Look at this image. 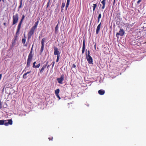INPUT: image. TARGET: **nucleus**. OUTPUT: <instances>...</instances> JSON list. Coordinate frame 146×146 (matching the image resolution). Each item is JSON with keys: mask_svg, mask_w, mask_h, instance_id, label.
<instances>
[{"mask_svg": "<svg viewBox=\"0 0 146 146\" xmlns=\"http://www.w3.org/2000/svg\"><path fill=\"white\" fill-rule=\"evenodd\" d=\"M40 63H39L37 65H36V66L35 67V68H38L40 66Z\"/></svg>", "mask_w": 146, "mask_h": 146, "instance_id": "nucleus-28", "label": "nucleus"}, {"mask_svg": "<svg viewBox=\"0 0 146 146\" xmlns=\"http://www.w3.org/2000/svg\"><path fill=\"white\" fill-rule=\"evenodd\" d=\"M5 120H0V125H3L4 123Z\"/></svg>", "mask_w": 146, "mask_h": 146, "instance_id": "nucleus-24", "label": "nucleus"}, {"mask_svg": "<svg viewBox=\"0 0 146 146\" xmlns=\"http://www.w3.org/2000/svg\"><path fill=\"white\" fill-rule=\"evenodd\" d=\"M22 1H23V0H21L20 3V5L19 7V9H20L21 7Z\"/></svg>", "mask_w": 146, "mask_h": 146, "instance_id": "nucleus-27", "label": "nucleus"}, {"mask_svg": "<svg viewBox=\"0 0 146 146\" xmlns=\"http://www.w3.org/2000/svg\"><path fill=\"white\" fill-rule=\"evenodd\" d=\"M125 25V26L127 27H129L130 26V24H129L128 23H126Z\"/></svg>", "mask_w": 146, "mask_h": 146, "instance_id": "nucleus-25", "label": "nucleus"}, {"mask_svg": "<svg viewBox=\"0 0 146 146\" xmlns=\"http://www.w3.org/2000/svg\"><path fill=\"white\" fill-rule=\"evenodd\" d=\"M101 3L103 5L102 7V9H104L105 8V4H106V1L103 0L102 1Z\"/></svg>", "mask_w": 146, "mask_h": 146, "instance_id": "nucleus-17", "label": "nucleus"}, {"mask_svg": "<svg viewBox=\"0 0 146 146\" xmlns=\"http://www.w3.org/2000/svg\"><path fill=\"white\" fill-rule=\"evenodd\" d=\"M65 6V3H63L62 4V5L61 6V8L62 10L63 9V8Z\"/></svg>", "mask_w": 146, "mask_h": 146, "instance_id": "nucleus-26", "label": "nucleus"}, {"mask_svg": "<svg viewBox=\"0 0 146 146\" xmlns=\"http://www.w3.org/2000/svg\"><path fill=\"white\" fill-rule=\"evenodd\" d=\"M38 23H39V21H37L35 23L34 25L32 27V28H33L35 29H36L37 27V26L38 24Z\"/></svg>", "mask_w": 146, "mask_h": 146, "instance_id": "nucleus-16", "label": "nucleus"}, {"mask_svg": "<svg viewBox=\"0 0 146 146\" xmlns=\"http://www.w3.org/2000/svg\"><path fill=\"white\" fill-rule=\"evenodd\" d=\"M6 23H3V25H4V26H5L6 25Z\"/></svg>", "mask_w": 146, "mask_h": 146, "instance_id": "nucleus-42", "label": "nucleus"}, {"mask_svg": "<svg viewBox=\"0 0 146 146\" xmlns=\"http://www.w3.org/2000/svg\"><path fill=\"white\" fill-rule=\"evenodd\" d=\"M55 61H53L52 62V68H53V67H54V64H55Z\"/></svg>", "mask_w": 146, "mask_h": 146, "instance_id": "nucleus-33", "label": "nucleus"}, {"mask_svg": "<svg viewBox=\"0 0 146 146\" xmlns=\"http://www.w3.org/2000/svg\"><path fill=\"white\" fill-rule=\"evenodd\" d=\"M96 44L95 43V44L94 45V48L95 49V50H96Z\"/></svg>", "mask_w": 146, "mask_h": 146, "instance_id": "nucleus-40", "label": "nucleus"}, {"mask_svg": "<svg viewBox=\"0 0 146 146\" xmlns=\"http://www.w3.org/2000/svg\"><path fill=\"white\" fill-rule=\"evenodd\" d=\"M33 45L32 47L31 48L30 52L28 58L27 60V66L29 67L30 66L31 62L32 60L33 56Z\"/></svg>", "mask_w": 146, "mask_h": 146, "instance_id": "nucleus-1", "label": "nucleus"}, {"mask_svg": "<svg viewBox=\"0 0 146 146\" xmlns=\"http://www.w3.org/2000/svg\"><path fill=\"white\" fill-rule=\"evenodd\" d=\"M25 17V16L24 15H23L22 18L19 23L17 27V29L16 32V34L17 35L19 34V33L20 31V29L21 28V26L22 23V22Z\"/></svg>", "mask_w": 146, "mask_h": 146, "instance_id": "nucleus-3", "label": "nucleus"}, {"mask_svg": "<svg viewBox=\"0 0 146 146\" xmlns=\"http://www.w3.org/2000/svg\"><path fill=\"white\" fill-rule=\"evenodd\" d=\"M16 35L14 37L13 40H12V44L13 46H14L15 45V43L17 40L18 35H17L16 34Z\"/></svg>", "mask_w": 146, "mask_h": 146, "instance_id": "nucleus-11", "label": "nucleus"}, {"mask_svg": "<svg viewBox=\"0 0 146 146\" xmlns=\"http://www.w3.org/2000/svg\"><path fill=\"white\" fill-rule=\"evenodd\" d=\"M31 1H32V0H31Z\"/></svg>", "mask_w": 146, "mask_h": 146, "instance_id": "nucleus-47", "label": "nucleus"}, {"mask_svg": "<svg viewBox=\"0 0 146 146\" xmlns=\"http://www.w3.org/2000/svg\"><path fill=\"white\" fill-rule=\"evenodd\" d=\"M115 0H114V1H113V3H114L115 2Z\"/></svg>", "mask_w": 146, "mask_h": 146, "instance_id": "nucleus-45", "label": "nucleus"}, {"mask_svg": "<svg viewBox=\"0 0 146 146\" xmlns=\"http://www.w3.org/2000/svg\"><path fill=\"white\" fill-rule=\"evenodd\" d=\"M58 25L57 24L56 27H55V32L56 33L58 32Z\"/></svg>", "mask_w": 146, "mask_h": 146, "instance_id": "nucleus-23", "label": "nucleus"}, {"mask_svg": "<svg viewBox=\"0 0 146 146\" xmlns=\"http://www.w3.org/2000/svg\"><path fill=\"white\" fill-rule=\"evenodd\" d=\"M54 54L55 55H57V56H60V52L58 50V48L56 47H54Z\"/></svg>", "mask_w": 146, "mask_h": 146, "instance_id": "nucleus-10", "label": "nucleus"}, {"mask_svg": "<svg viewBox=\"0 0 146 146\" xmlns=\"http://www.w3.org/2000/svg\"><path fill=\"white\" fill-rule=\"evenodd\" d=\"M60 56H57V58L56 60V62H58Z\"/></svg>", "mask_w": 146, "mask_h": 146, "instance_id": "nucleus-30", "label": "nucleus"}, {"mask_svg": "<svg viewBox=\"0 0 146 146\" xmlns=\"http://www.w3.org/2000/svg\"><path fill=\"white\" fill-rule=\"evenodd\" d=\"M125 33L123 29H121L118 33H117L116 34V36L117 37L118 35H120L121 36H123L124 35Z\"/></svg>", "mask_w": 146, "mask_h": 146, "instance_id": "nucleus-9", "label": "nucleus"}, {"mask_svg": "<svg viewBox=\"0 0 146 146\" xmlns=\"http://www.w3.org/2000/svg\"><path fill=\"white\" fill-rule=\"evenodd\" d=\"M105 93V91L104 90H100L98 91V94L100 95H104Z\"/></svg>", "mask_w": 146, "mask_h": 146, "instance_id": "nucleus-15", "label": "nucleus"}, {"mask_svg": "<svg viewBox=\"0 0 146 146\" xmlns=\"http://www.w3.org/2000/svg\"><path fill=\"white\" fill-rule=\"evenodd\" d=\"M50 66V65H48L47 66V68H49V67Z\"/></svg>", "mask_w": 146, "mask_h": 146, "instance_id": "nucleus-44", "label": "nucleus"}, {"mask_svg": "<svg viewBox=\"0 0 146 146\" xmlns=\"http://www.w3.org/2000/svg\"><path fill=\"white\" fill-rule=\"evenodd\" d=\"M76 67V66L75 64H73L72 66V68H75Z\"/></svg>", "mask_w": 146, "mask_h": 146, "instance_id": "nucleus-35", "label": "nucleus"}, {"mask_svg": "<svg viewBox=\"0 0 146 146\" xmlns=\"http://www.w3.org/2000/svg\"><path fill=\"white\" fill-rule=\"evenodd\" d=\"M100 19H98V23L99 22Z\"/></svg>", "mask_w": 146, "mask_h": 146, "instance_id": "nucleus-43", "label": "nucleus"}, {"mask_svg": "<svg viewBox=\"0 0 146 146\" xmlns=\"http://www.w3.org/2000/svg\"><path fill=\"white\" fill-rule=\"evenodd\" d=\"M70 0H67V3L66 4V10H67L68 7L69 6V5L70 4Z\"/></svg>", "mask_w": 146, "mask_h": 146, "instance_id": "nucleus-20", "label": "nucleus"}, {"mask_svg": "<svg viewBox=\"0 0 146 146\" xmlns=\"http://www.w3.org/2000/svg\"><path fill=\"white\" fill-rule=\"evenodd\" d=\"M101 23H100L98 25V26L97 27L96 31V34H98L100 32V27H101Z\"/></svg>", "mask_w": 146, "mask_h": 146, "instance_id": "nucleus-13", "label": "nucleus"}, {"mask_svg": "<svg viewBox=\"0 0 146 146\" xmlns=\"http://www.w3.org/2000/svg\"><path fill=\"white\" fill-rule=\"evenodd\" d=\"M50 2V0H49L48 2L47 3V7H46L47 8H48V6H49V5Z\"/></svg>", "mask_w": 146, "mask_h": 146, "instance_id": "nucleus-31", "label": "nucleus"}, {"mask_svg": "<svg viewBox=\"0 0 146 146\" xmlns=\"http://www.w3.org/2000/svg\"><path fill=\"white\" fill-rule=\"evenodd\" d=\"M13 22L12 25H15L18 22L19 20V15L18 13H16L13 16Z\"/></svg>", "mask_w": 146, "mask_h": 146, "instance_id": "nucleus-4", "label": "nucleus"}, {"mask_svg": "<svg viewBox=\"0 0 146 146\" xmlns=\"http://www.w3.org/2000/svg\"><path fill=\"white\" fill-rule=\"evenodd\" d=\"M60 92V90L59 89H57L55 90V95L58 94Z\"/></svg>", "mask_w": 146, "mask_h": 146, "instance_id": "nucleus-22", "label": "nucleus"}, {"mask_svg": "<svg viewBox=\"0 0 146 146\" xmlns=\"http://www.w3.org/2000/svg\"><path fill=\"white\" fill-rule=\"evenodd\" d=\"M101 16H102V15H101V14L100 13L99 15H98V19H100L101 17Z\"/></svg>", "mask_w": 146, "mask_h": 146, "instance_id": "nucleus-32", "label": "nucleus"}, {"mask_svg": "<svg viewBox=\"0 0 146 146\" xmlns=\"http://www.w3.org/2000/svg\"><path fill=\"white\" fill-rule=\"evenodd\" d=\"M35 30V29L32 27L31 28L27 34L28 40H29L31 39L32 36L33 35Z\"/></svg>", "mask_w": 146, "mask_h": 146, "instance_id": "nucleus-5", "label": "nucleus"}, {"mask_svg": "<svg viewBox=\"0 0 146 146\" xmlns=\"http://www.w3.org/2000/svg\"><path fill=\"white\" fill-rule=\"evenodd\" d=\"M25 46H27V44H25Z\"/></svg>", "mask_w": 146, "mask_h": 146, "instance_id": "nucleus-46", "label": "nucleus"}, {"mask_svg": "<svg viewBox=\"0 0 146 146\" xmlns=\"http://www.w3.org/2000/svg\"><path fill=\"white\" fill-rule=\"evenodd\" d=\"M141 0H139L137 1V4H139V3H140V2H141Z\"/></svg>", "mask_w": 146, "mask_h": 146, "instance_id": "nucleus-36", "label": "nucleus"}, {"mask_svg": "<svg viewBox=\"0 0 146 146\" xmlns=\"http://www.w3.org/2000/svg\"><path fill=\"white\" fill-rule=\"evenodd\" d=\"M85 39H84L83 40V46H82V54H83L85 51Z\"/></svg>", "mask_w": 146, "mask_h": 146, "instance_id": "nucleus-14", "label": "nucleus"}, {"mask_svg": "<svg viewBox=\"0 0 146 146\" xmlns=\"http://www.w3.org/2000/svg\"><path fill=\"white\" fill-rule=\"evenodd\" d=\"M36 63V62H33V67L34 68H35V67L36 66L35 65V64Z\"/></svg>", "mask_w": 146, "mask_h": 146, "instance_id": "nucleus-29", "label": "nucleus"}, {"mask_svg": "<svg viewBox=\"0 0 146 146\" xmlns=\"http://www.w3.org/2000/svg\"><path fill=\"white\" fill-rule=\"evenodd\" d=\"M64 80V75L62 74L61 75L60 77V78H58L57 79V80L58 81V82L60 84H62V81Z\"/></svg>", "mask_w": 146, "mask_h": 146, "instance_id": "nucleus-8", "label": "nucleus"}, {"mask_svg": "<svg viewBox=\"0 0 146 146\" xmlns=\"http://www.w3.org/2000/svg\"><path fill=\"white\" fill-rule=\"evenodd\" d=\"M48 64V62H47L46 64L43 66L41 69L39 70L40 73L41 74L43 72V70L46 67V66Z\"/></svg>", "mask_w": 146, "mask_h": 146, "instance_id": "nucleus-12", "label": "nucleus"}, {"mask_svg": "<svg viewBox=\"0 0 146 146\" xmlns=\"http://www.w3.org/2000/svg\"><path fill=\"white\" fill-rule=\"evenodd\" d=\"M24 38L22 39V42L23 44H25L26 42V37L25 36V34H24Z\"/></svg>", "mask_w": 146, "mask_h": 146, "instance_id": "nucleus-19", "label": "nucleus"}, {"mask_svg": "<svg viewBox=\"0 0 146 146\" xmlns=\"http://www.w3.org/2000/svg\"><path fill=\"white\" fill-rule=\"evenodd\" d=\"M46 39V38H43L41 40V47L40 50V54H41L44 48V44L45 40Z\"/></svg>", "mask_w": 146, "mask_h": 146, "instance_id": "nucleus-6", "label": "nucleus"}, {"mask_svg": "<svg viewBox=\"0 0 146 146\" xmlns=\"http://www.w3.org/2000/svg\"><path fill=\"white\" fill-rule=\"evenodd\" d=\"M4 124L5 126H8L9 125H11L13 123L12 120L11 119H7L5 120Z\"/></svg>", "mask_w": 146, "mask_h": 146, "instance_id": "nucleus-7", "label": "nucleus"}, {"mask_svg": "<svg viewBox=\"0 0 146 146\" xmlns=\"http://www.w3.org/2000/svg\"><path fill=\"white\" fill-rule=\"evenodd\" d=\"M90 52L89 50H88L87 52H86V58L89 64H93V59L92 58L90 55Z\"/></svg>", "mask_w": 146, "mask_h": 146, "instance_id": "nucleus-2", "label": "nucleus"}, {"mask_svg": "<svg viewBox=\"0 0 146 146\" xmlns=\"http://www.w3.org/2000/svg\"><path fill=\"white\" fill-rule=\"evenodd\" d=\"M53 138L52 137H50L48 138V139L50 141L52 140V141L53 140Z\"/></svg>", "mask_w": 146, "mask_h": 146, "instance_id": "nucleus-34", "label": "nucleus"}, {"mask_svg": "<svg viewBox=\"0 0 146 146\" xmlns=\"http://www.w3.org/2000/svg\"><path fill=\"white\" fill-rule=\"evenodd\" d=\"M135 22H134V23H132L130 25V26L131 27L133 26L135 24Z\"/></svg>", "mask_w": 146, "mask_h": 146, "instance_id": "nucleus-39", "label": "nucleus"}, {"mask_svg": "<svg viewBox=\"0 0 146 146\" xmlns=\"http://www.w3.org/2000/svg\"><path fill=\"white\" fill-rule=\"evenodd\" d=\"M56 96H57V98H58L59 99H60V96H59L58 94L56 95Z\"/></svg>", "mask_w": 146, "mask_h": 146, "instance_id": "nucleus-37", "label": "nucleus"}, {"mask_svg": "<svg viewBox=\"0 0 146 146\" xmlns=\"http://www.w3.org/2000/svg\"><path fill=\"white\" fill-rule=\"evenodd\" d=\"M31 72V71L28 72L26 73H25L23 76V78L24 79H26L27 78V77L26 76V75L27 74H29Z\"/></svg>", "mask_w": 146, "mask_h": 146, "instance_id": "nucleus-18", "label": "nucleus"}, {"mask_svg": "<svg viewBox=\"0 0 146 146\" xmlns=\"http://www.w3.org/2000/svg\"><path fill=\"white\" fill-rule=\"evenodd\" d=\"M1 77H2V74H0V80L1 79Z\"/></svg>", "mask_w": 146, "mask_h": 146, "instance_id": "nucleus-41", "label": "nucleus"}, {"mask_svg": "<svg viewBox=\"0 0 146 146\" xmlns=\"http://www.w3.org/2000/svg\"><path fill=\"white\" fill-rule=\"evenodd\" d=\"M135 22H134V23H132L130 25V26L131 27L133 26L135 24Z\"/></svg>", "mask_w": 146, "mask_h": 146, "instance_id": "nucleus-38", "label": "nucleus"}, {"mask_svg": "<svg viewBox=\"0 0 146 146\" xmlns=\"http://www.w3.org/2000/svg\"><path fill=\"white\" fill-rule=\"evenodd\" d=\"M97 3L94 4H93V12H94L96 8L97 7Z\"/></svg>", "mask_w": 146, "mask_h": 146, "instance_id": "nucleus-21", "label": "nucleus"}]
</instances>
